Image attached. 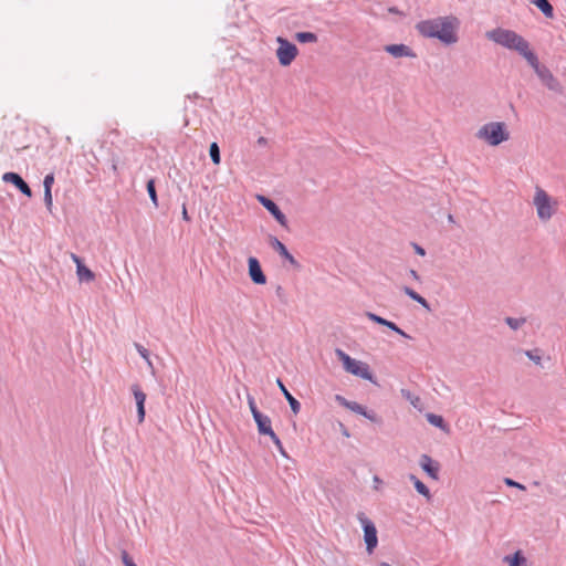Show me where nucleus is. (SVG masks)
I'll use <instances>...</instances> for the list:
<instances>
[{
	"instance_id": "1",
	"label": "nucleus",
	"mask_w": 566,
	"mask_h": 566,
	"mask_svg": "<svg viewBox=\"0 0 566 566\" xmlns=\"http://www.w3.org/2000/svg\"><path fill=\"white\" fill-rule=\"evenodd\" d=\"M459 21L454 17H439L417 23L416 29L424 38L438 39L446 45L458 42Z\"/></svg>"
},
{
	"instance_id": "2",
	"label": "nucleus",
	"mask_w": 566,
	"mask_h": 566,
	"mask_svg": "<svg viewBox=\"0 0 566 566\" xmlns=\"http://www.w3.org/2000/svg\"><path fill=\"white\" fill-rule=\"evenodd\" d=\"M485 36L505 49L518 52L525 60L528 54L534 53L531 51L528 42L512 30L496 28L488 31Z\"/></svg>"
},
{
	"instance_id": "3",
	"label": "nucleus",
	"mask_w": 566,
	"mask_h": 566,
	"mask_svg": "<svg viewBox=\"0 0 566 566\" xmlns=\"http://www.w3.org/2000/svg\"><path fill=\"white\" fill-rule=\"evenodd\" d=\"M476 137L490 146H497L510 138V133L502 122H490L484 124L476 132Z\"/></svg>"
},
{
	"instance_id": "4",
	"label": "nucleus",
	"mask_w": 566,
	"mask_h": 566,
	"mask_svg": "<svg viewBox=\"0 0 566 566\" xmlns=\"http://www.w3.org/2000/svg\"><path fill=\"white\" fill-rule=\"evenodd\" d=\"M336 355L343 363V367L347 373L375 382L370 368L366 363L352 358L342 349H336Z\"/></svg>"
},
{
	"instance_id": "5",
	"label": "nucleus",
	"mask_w": 566,
	"mask_h": 566,
	"mask_svg": "<svg viewBox=\"0 0 566 566\" xmlns=\"http://www.w3.org/2000/svg\"><path fill=\"white\" fill-rule=\"evenodd\" d=\"M533 205L536 208L537 217L541 221H548L556 211V202L539 187L535 190Z\"/></svg>"
},
{
	"instance_id": "6",
	"label": "nucleus",
	"mask_w": 566,
	"mask_h": 566,
	"mask_svg": "<svg viewBox=\"0 0 566 566\" xmlns=\"http://www.w3.org/2000/svg\"><path fill=\"white\" fill-rule=\"evenodd\" d=\"M527 63L533 67L542 83L551 91L559 93L562 91L560 83L553 73L544 65H541L535 53L526 56Z\"/></svg>"
},
{
	"instance_id": "7",
	"label": "nucleus",
	"mask_w": 566,
	"mask_h": 566,
	"mask_svg": "<svg viewBox=\"0 0 566 566\" xmlns=\"http://www.w3.org/2000/svg\"><path fill=\"white\" fill-rule=\"evenodd\" d=\"M276 42L279 44L276 49L277 60L282 66H289L296 57L298 50L295 44L282 36H277Z\"/></svg>"
},
{
	"instance_id": "8",
	"label": "nucleus",
	"mask_w": 566,
	"mask_h": 566,
	"mask_svg": "<svg viewBox=\"0 0 566 566\" xmlns=\"http://www.w3.org/2000/svg\"><path fill=\"white\" fill-rule=\"evenodd\" d=\"M357 520L360 522L363 526L366 549L370 554L374 552L378 544L376 526L363 512H359L357 514Z\"/></svg>"
},
{
	"instance_id": "9",
	"label": "nucleus",
	"mask_w": 566,
	"mask_h": 566,
	"mask_svg": "<svg viewBox=\"0 0 566 566\" xmlns=\"http://www.w3.org/2000/svg\"><path fill=\"white\" fill-rule=\"evenodd\" d=\"M258 200L282 227L287 226V219L285 214L280 210L279 206L273 200L264 196H258Z\"/></svg>"
},
{
	"instance_id": "10",
	"label": "nucleus",
	"mask_w": 566,
	"mask_h": 566,
	"mask_svg": "<svg viewBox=\"0 0 566 566\" xmlns=\"http://www.w3.org/2000/svg\"><path fill=\"white\" fill-rule=\"evenodd\" d=\"M2 180L4 182H10L14 185L23 195L27 197L32 196V190L29 185L22 179V177L17 172H6L2 176Z\"/></svg>"
},
{
	"instance_id": "11",
	"label": "nucleus",
	"mask_w": 566,
	"mask_h": 566,
	"mask_svg": "<svg viewBox=\"0 0 566 566\" xmlns=\"http://www.w3.org/2000/svg\"><path fill=\"white\" fill-rule=\"evenodd\" d=\"M71 259L76 264V275L80 282H92L95 274L82 262V259L75 253H71Z\"/></svg>"
},
{
	"instance_id": "12",
	"label": "nucleus",
	"mask_w": 566,
	"mask_h": 566,
	"mask_svg": "<svg viewBox=\"0 0 566 566\" xmlns=\"http://www.w3.org/2000/svg\"><path fill=\"white\" fill-rule=\"evenodd\" d=\"M130 390L136 401L138 422L142 423L145 419L146 394L136 384L130 387Z\"/></svg>"
},
{
	"instance_id": "13",
	"label": "nucleus",
	"mask_w": 566,
	"mask_h": 566,
	"mask_svg": "<svg viewBox=\"0 0 566 566\" xmlns=\"http://www.w3.org/2000/svg\"><path fill=\"white\" fill-rule=\"evenodd\" d=\"M270 244L271 247L283 258L285 259L291 265L298 268L300 264L295 260V258L289 252L286 247L276 238L271 237L270 238Z\"/></svg>"
},
{
	"instance_id": "14",
	"label": "nucleus",
	"mask_w": 566,
	"mask_h": 566,
	"mask_svg": "<svg viewBox=\"0 0 566 566\" xmlns=\"http://www.w3.org/2000/svg\"><path fill=\"white\" fill-rule=\"evenodd\" d=\"M249 275L255 284H264L266 276L264 275L259 261L255 258H250L248 261Z\"/></svg>"
},
{
	"instance_id": "15",
	"label": "nucleus",
	"mask_w": 566,
	"mask_h": 566,
	"mask_svg": "<svg viewBox=\"0 0 566 566\" xmlns=\"http://www.w3.org/2000/svg\"><path fill=\"white\" fill-rule=\"evenodd\" d=\"M419 464L421 469L433 480L439 479V463L433 461L428 454L420 457Z\"/></svg>"
},
{
	"instance_id": "16",
	"label": "nucleus",
	"mask_w": 566,
	"mask_h": 566,
	"mask_svg": "<svg viewBox=\"0 0 566 566\" xmlns=\"http://www.w3.org/2000/svg\"><path fill=\"white\" fill-rule=\"evenodd\" d=\"M385 51L394 57H416L413 51L406 44H389L385 46Z\"/></svg>"
},
{
	"instance_id": "17",
	"label": "nucleus",
	"mask_w": 566,
	"mask_h": 566,
	"mask_svg": "<svg viewBox=\"0 0 566 566\" xmlns=\"http://www.w3.org/2000/svg\"><path fill=\"white\" fill-rule=\"evenodd\" d=\"M367 317L379 325L387 326L402 337L410 338V336L406 334L401 328H399L394 322L387 321L386 318L370 312L367 313Z\"/></svg>"
},
{
	"instance_id": "18",
	"label": "nucleus",
	"mask_w": 566,
	"mask_h": 566,
	"mask_svg": "<svg viewBox=\"0 0 566 566\" xmlns=\"http://www.w3.org/2000/svg\"><path fill=\"white\" fill-rule=\"evenodd\" d=\"M277 386L280 387L285 399L287 400L293 413L297 415L301 410V403L291 395V392L286 389V387L280 379H277Z\"/></svg>"
},
{
	"instance_id": "19",
	"label": "nucleus",
	"mask_w": 566,
	"mask_h": 566,
	"mask_svg": "<svg viewBox=\"0 0 566 566\" xmlns=\"http://www.w3.org/2000/svg\"><path fill=\"white\" fill-rule=\"evenodd\" d=\"M253 419L258 426L260 434H264L272 428L271 419L268 416L263 415L262 412H254Z\"/></svg>"
},
{
	"instance_id": "20",
	"label": "nucleus",
	"mask_w": 566,
	"mask_h": 566,
	"mask_svg": "<svg viewBox=\"0 0 566 566\" xmlns=\"http://www.w3.org/2000/svg\"><path fill=\"white\" fill-rule=\"evenodd\" d=\"M402 291L405 292L406 295H408L411 300L416 301L417 303H419L422 307H424L426 310L430 311V305L428 303V301L422 297L420 294H418L416 291H413L412 289L408 287V286H405L402 289Z\"/></svg>"
},
{
	"instance_id": "21",
	"label": "nucleus",
	"mask_w": 566,
	"mask_h": 566,
	"mask_svg": "<svg viewBox=\"0 0 566 566\" xmlns=\"http://www.w3.org/2000/svg\"><path fill=\"white\" fill-rule=\"evenodd\" d=\"M504 560L509 563L510 566H527V559L521 554V552H516L512 556H505Z\"/></svg>"
},
{
	"instance_id": "22",
	"label": "nucleus",
	"mask_w": 566,
	"mask_h": 566,
	"mask_svg": "<svg viewBox=\"0 0 566 566\" xmlns=\"http://www.w3.org/2000/svg\"><path fill=\"white\" fill-rule=\"evenodd\" d=\"M534 4L543 12L547 18H553L554 9L548 0H534Z\"/></svg>"
},
{
	"instance_id": "23",
	"label": "nucleus",
	"mask_w": 566,
	"mask_h": 566,
	"mask_svg": "<svg viewBox=\"0 0 566 566\" xmlns=\"http://www.w3.org/2000/svg\"><path fill=\"white\" fill-rule=\"evenodd\" d=\"M410 480L413 482L415 489L417 490L418 493L426 496L427 499L431 497L430 490L419 479L411 474Z\"/></svg>"
},
{
	"instance_id": "24",
	"label": "nucleus",
	"mask_w": 566,
	"mask_h": 566,
	"mask_svg": "<svg viewBox=\"0 0 566 566\" xmlns=\"http://www.w3.org/2000/svg\"><path fill=\"white\" fill-rule=\"evenodd\" d=\"M295 39L301 43H315L317 42V35L313 32H297Z\"/></svg>"
},
{
	"instance_id": "25",
	"label": "nucleus",
	"mask_w": 566,
	"mask_h": 566,
	"mask_svg": "<svg viewBox=\"0 0 566 566\" xmlns=\"http://www.w3.org/2000/svg\"><path fill=\"white\" fill-rule=\"evenodd\" d=\"M209 155L214 165H219L221 157H220V148L217 143H212L209 147Z\"/></svg>"
},
{
	"instance_id": "26",
	"label": "nucleus",
	"mask_w": 566,
	"mask_h": 566,
	"mask_svg": "<svg viewBox=\"0 0 566 566\" xmlns=\"http://www.w3.org/2000/svg\"><path fill=\"white\" fill-rule=\"evenodd\" d=\"M146 188H147V192L149 195L151 202L154 203L155 207H158V199H157V192H156L154 179H149L147 181Z\"/></svg>"
},
{
	"instance_id": "27",
	"label": "nucleus",
	"mask_w": 566,
	"mask_h": 566,
	"mask_svg": "<svg viewBox=\"0 0 566 566\" xmlns=\"http://www.w3.org/2000/svg\"><path fill=\"white\" fill-rule=\"evenodd\" d=\"M526 319L524 317L515 318V317H506L505 323L514 331L518 329L525 324Z\"/></svg>"
},
{
	"instance_id": "28",
	"label": "nucleus",
	"mask_w": 566,
	"mask_h": 566,
	"mask_svg": "<svg viewBox=\"0 0 566 566\" xmlns=\"http://www.w3.org/2000/svg\"><path fill=\"white\" fill-rule=\"evenodd\" d=\"M427 419H428V421L431 424H433V426H436L438 428H442L443 427L444 421H443V418L441 416L433 415V413H428L427 415Z\"/></svg>"
},
{
	"instance_id": "29",
	"label": "nucleus",
	"mask_w": 566,
	"mask_h": 566,
	"mask_svg": "<svg viewBox=\"0 0 566 566\" xmlns=\"http://www.w3.org/2000/svg\"><path fill=\"white\" fill-rule=\"evenodd\" d=\"M346 408L355 413L365 415V407L356 401H349Z\"/></svg>"
},
{
	"instance_id": "30",
	"label": "nucleus",
	"mask_w": 566,
	"mask_h": 566,
	"mask_svg": "<svg viewBox=\"0 0 566 566\" xmlns=\"http://www.w3.org/2000/svg\"><path fill=\"white\" fill-rule=\"evenodd\" d=\"M53 184H54V175L53 174H48L44 177V180H43L44 190H51Z\"/></svg>"
},
{
	"instance_id": "31",
	"label": "nucleus",
	"mask_w": 566,
	"mask_h": 566,
	"mask_svg": "<svg viewBox=\"0 0 566 566\" xmlns=\"http://www.w3.org/2000/svg\"><path fill=\"white\" fill-rule=\"evenodd\" d=\"M525 355L532 360L534 361L535 364L539 365L541 364V356L536 353V352H533V350H526L525 352Z\"/></svg>"
},
{
	"instance_id": "32",
	"label": "nucleus",
	"mask_w": 566,
	"mask_h": 566,
	"mask_svg": "<svg viewBox=\"0 0 566 566\" xmlns=\"http://www.w3.org/2000/svg\"><path fill=\"white\" fill-rule=\"evenodd\" d=\"M122 562L125 566H137L126 551L122 552Z\"/></svg>"
},
{
	"instance_id": "33",
	"label": "nucleus",
	"mask_w": 566,
	"mask_h": 566,
	"mask_svg": "<svg viewBox=\"0 0 566 566\" xmlns=\"http://www.w3.org/2000/svg\"><path fill=\"white\" fill-rule=\"evenodd\" d=\"M135 348L145 360H148L149 352L143 345L136 343Z\"/></svg>"
},
{
	"instance_id": "34",
	"label": "nucleus",
	"mask_w": 566,
	"mask_h": 566,
	"mask_svg": "<svg viewBox=\"0 0 566 566\" xmlns=\"http://www.w3.org/2000/svg\"><path fill=\"white\" fill-rule=\"evenodd\" d=\"M44 202L49 210H51L52 207V191L51 190H44Z\"/></svg>"
},
{
	"instance_id": "35",
	"label": "nucleus",
	"mask_w": 566,
	"mask_h": 566,
	"mask_svg": "<svg viewBox=\"0 0 566 566\" xmlns=\"http://www.w3.org/2000/svg\"><path fill=\"white\" fill-rule=\"evenodd\" d=\"M264 436H269L270 439L273 441V443L276 446L279 444V442H281L280 438L277 437V434L273 431V429L271 428L270 431L265 432Z\"/></svg>"
},
{
	"instance_id": "36",
	"label": "nucleus",
	"mask_w": 566,
	"mask_h": 566,
	"mask_svg": "<svg viewBox=\"0 0 566 566\" xmlns=\"http://www.w3.org/2000/svg\"><path fill=\"white\" fill-rule=\"evenodd\" d=\"M248 402H249V407H250L251 413L254 417V412H260L259 409L256 408L254 398L249 396L248 397Z\"/></svg>"
},
{
	"instance_id": "37",
	"label": "nucleus",
	"mask_w": 566,
	"mask_h": 566,
	"mask_svg": "<svg viewBox=\"0 0 566 566\" xmlns=\"http://www.w3.org/2000/svg\"><path fill=\"white\" fill-rule=\"evenodd\" d=\"M361 416L367 418L368 420H370L373 422H377L378 421V417L376 416V413L374 411H368L366 408H365V415H361Z\"/></svg>"
},
{
	"instance_id": "38",
	"label": "nucleus",
	"mask_w": 566,
	"mask_h": 566,
	"mask_svg": "<svg viewBox=\"0 0 566 566\" xmlns=\"http://www.w3.org/2000/svg\"><path fill=\"white\" fill-rule=\"evenodd\" d=\"M505 483L509 486H514V488H518V489H522V490L525 489L524 485L520 484L518 482L513 481L512 479H505Z\"/></svg>"
},
{
	"instance_id": "39",
	"label": "nucleus",
	"mask_w": 566,
	"mask_h": 566,
	"mask_svg": "<svg viewBox=\"0 0 566 566\" xmlns=\"http://www.w3.org/2000/svg\"><path fill=\"white\" fill-rule=\"evenodd\" d=\"M412 247H413V250H415V252H416L417 254H419V255H421V256L426 255V251H424V249H423L422 247H420V245H419V244H417V243H412Z\"/></svg>"
},
{
	"instance_id": "40",
	"label": "nucleus",
	"mask_w": 566,
	"mask_h": 566,
	"mask_svg": "<svg viewBox=\"0 0 566 566\" xmlns=\"http://www.w3.org/2000/svg\"><path fill=\"white\" fill-rule=\"evenodd\" d=\"M336 401L339 402V405H342L343 407H347V405L349 403V400H347L346 398H344L343 396L340 395H336L335 397Z\"/></svg>"
},
{
	"instance_id": "41",
	"label": "nucleus",
	"mask_w": 566,
	"mask_h": 566,
	"mask_svg": "<svg viewBox=\"0 0 566 566\" xmlns=\"http://www.w3.org/2000/svg\"><path fill=\"white\" fill-rule=\"evenodd\" d=\"M373 482H374V489L379 490L380 485L382 484V480L378 475H374Z\"/></svg>"
},
{
	"instance_id": "42",
	"label": "nucleus",
	"mask_w": 566,
	"mask_h": 566,
	"mask_svg": "<svg viewBox=\"0 0 566 566\" xmlns=\"http://www.w3.org/2000/svg\"><path fill=\"white\" fill-rule=\"evenodd\" d=\"M277 448V451L284 457V458H289L285 449L283 448L282 446V442H279V444L275 446Z\"/></svg>"
},
{
	"instance_id": "43",
	"label": "nucleus",
	"mask_w": 566,
	"mask_h": 566,
	"mask_svg": "<svg viewBox=\"0 0 566 566\" xmlns=\"http://www.w3.org/2000/svg\"><path fill=\"white\" fill-rule=\"evenodd\" d=\"M182 219H184L185 221H190V217H189V214H188L186 203H184V205H182Z\"/></svg>"
},
{
	"instance_id": "44",
	"label": "nucleus",
	"mask_w": 566,
	"mask_h": 566,
	"mask_svg": "<svg viewBox=\"0 0 566 566\" xmlns=\"http://www.w3.org/2000/svg\"><path fill=\"white\" fill-rule=\"evenodd\" d=\"M409 275H410L413 280H416V281H419V280H420L419 274H418V273H417V271H415V270H410V271H409Z\"/></svg>"
},
{
	"instance_id": "45",
	"label": "nucleus",
	"mask_w": 566,
	"mask_h": 566,
	"mask_svg": "<svg viewBox=\"0 0 566 566\" xmlns=\"http://www.w3.org/2000/svg\"><path fill=\"white\" fill-rule=\"evenodd\" d=\"M340 426H342V432H343V434H344L345 437H349V432H348V430H347L343 424H340Z\"/></svg>"
},
{
	"instance_id": "46",
	"label": "nucleus",
	"mask_w": 566,
	"mask_h": 566,
	"mask_svg": "<svg viewBox=\"0 0 566 566\" xmlns=\"http://www.w3.org/2000/svg\"><path fill=\"white\" fill-rule=\"evenodd\" d=\"M146 363H147L148 367H149L151 370H154V366H153V363H151V360H150V357H149V356H148V360H146Z\"/></svg>"
},
{
	"instance_id": "47",
	"label": "nucleus",
	"mask_w": 566,
	"mask_h": 566,
	"mask_svg": "<svg viewBox=\"0 0 566 566\" xmlns=\"http://www.w3.org/2000/svg\"><path fill=\"white\" fill-rule=\"evenodd\" d=\"M258 143H259L260 145H263V144H265V143H266V139H265L264 137H260V138H259V140H258Z\"/></svg>"
},
{
	"instance_id": "48",
	"label": "nucleus",
	"mask_w": 566,
	"mask_h": 566,
	"mask_svg": "<svg viewBox=\"0 0 566 566\" xmlns=\"http://www.w3.org/2000/svg\"><path fill=\"white\" fill-rule=\"evenodd\" d=\"M276 293H277L279 296L283 293L282 286H277Z\"/></svg>"
},
{
	"instance_id": "49",
	"label": "nucleus",
	"mask_w": 566,
	"mask_h": 566,
	"mask_svg": "<svg viewBox=\"0 0 566 566\" xmlns=\"http://www.w3.org/2000/svg\"><path fill=\"white\" fill-rule=\"evenodd\" d=\"M379 566H391V565H390L389 563L381 562V563L379 564Z\"/></svg>"
}]
</instances>
